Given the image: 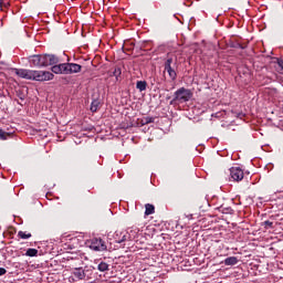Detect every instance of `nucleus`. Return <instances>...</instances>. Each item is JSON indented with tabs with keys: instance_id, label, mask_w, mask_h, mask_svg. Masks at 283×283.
Wrapping results in <instances>:
<instances>
[{
	"instance_id": "1",
	"label": "nucleus",
	"mask_w": 283,
	"mask_h": 283,
	"mask_svg": "<svg viewBox=\"0 0 283 283\" xmlns=\"http://www.w3.org/2000/svg\"><path fill=\"white\" fill-rule=\"evenodd\" d=\"M17 76L27 81H52L54 74L50 71H34L28 69H14Z\"/></svg>"
},
{
	"instance_id": "2",
	"label": "nucleus",
	"mask_w": 283,
	"mask_h": 283,
	"mask_svg": "<svg viewBox=\"0 0 283 283\" xmlns=\"http://www.w3.org/2000/svg\"><path fill=\"white\" fill-rule=\"evenodd\" d=\"M59 56L55 54H35L29 57V63L34 67H48L59 63Z\"/></svg>"
},
{
	"instance_id": "3",
	"label": "nucleus",
	"mask_w": 283,
	"mask_h": 283,
	"mask_svg": "<svg viewBox=\"0 0 283 283\" xmlns=\"http://www.w3.org/2000/svg\"><path fill=\"white\" fill-rule=\"evenodd\" d=\"M193 93L189 88L180 87L174 93V98L170 101V105H176V103H189Z\"/></svg>"
},
{
	"instance_id": "4",
	"label": "nucleus",
	"mask_w": 283,
	"mask_h": 283,
	"mask_svg": "<svg viewBox=\"0 0 283 283\" xmlns=\"http://www.w3.org/2000/svg\"><path fill=\"white\" fill-rule=\"evenodd\" d=\"M87 244L92 251H107V243L101 238H93L87 241Z\"/></svg>"
},
{
	"instance_id": "5",
	"label": "nucleus",
	"mask_w": 283,
	"mask_h": 283,
	"mask_svg": "<svg viewBox=\"0 0 283 283\" xmlns=\"http://www.w3.org/2000/svg\"><path fill=\"white\" fill-rule=\"evenodd\" d=\"M172 64L174 57H168L164 63V70L165 72H167L171 81H176V78H178V73H176V70L174 69V66H171Z\"/></svg>"
},
{
	"instance_id": "6",
	"label": "nucleus",
	"mask_w": 283,
	"mask_h": 283,
	"mask_svg": "<svg viewBox=\"0 0 283 283\" xmlns=\"http://www.w3.org/2000/svg\"><path fill=\"white\" fill-rule=\"evenodd\" d=\"M230 177L234 182H240V180L244 179V170L240 167H232L230 168Z\"/></svg>"
},
{
	"instance_id": "7",
	"label": "nucleus",
	"mask_w": 283,
	"mask_h": 283,
	"mask_svg": "<svg viewBox=\"0 0 283 283\" xmlns=\"http://www.w3.org/2000/svg\"><path fill=\"white\" fill-rule=\"evenodd\" d=\"M87 273H90V270H83V268H75L72 272V276L70 280H85L87 277Z\"/></svg>"
},
{
	"instance_id": "8",
	"label": "nucleus",
	"mask_w": 283,
	"mask_h": 283,
	"mask_svg": "<svg viewBox=\"0 0 283 283\" xmlns=\"http://www.w3.org/2000/svg\"><path fill=\"white\" fill-rule=\"evenodd\" d=\"M51 70L53 74H69V63L53 64Z\"/></svg>"
},
{
	"instance_id": "9",
	"label": "nucleus",
	"mask_w": 283,
	"mask_h": 283,
	"mask_svg": "<svg viewBox=\"0 0 283 283\" xmlns=\"http://www.w3.org/2000/svg\"><path fill=\"white\" fill-rule=\"evenodd\" d=\"M127 238H129L127 231L115 232V240L118 244H123V242H127Z\"/></svg>"
},
{
	"instance_id": "10",
	"label": "nucleus",
	"mask_w": 283,
	"mask_h": 283,
	"mask_svg": "<svg viewBox=\"0 0 283 283\" xmlns=\"http://www.w3.org/2000/svg\"><path fill=\"white\" fill-rule=\"evenodd\" d=\"M82 69L83 66H81V64L69 63V74H78Z\"/></svg>"
},
{
	"instance_id": "11",
	"label": "nucleus",
	"mask_w": 283,
	"mask_h": 283,
	"mask_svg": "<svg viewBox=\"0 0 283 283\" xmlns=\"http://www.w3.org/2000/svg\"><path fill=\"white\" fill-rule=\"evenodd\" d=\"M223 263L226 264V266H235V264H238V258L237 256H230L227 258Z\"/></svg>"
},
{
	"instance_id": "12",
	"label": "nucleus",
	"mask_w": 283,
	"mask_h": 283,
	"mask_svg": "<svg viewBox=\"0 0 283 283\" xmlns=\"http://www.w3.org/2000/svg\"><path fill=\"white\" fill-rule=\"evenodd\" d=\"M145 209V216H153V213H156V207L151 203H146Z\"/></svg>"
},
{
	"instance_id": "13",
	"label": "nucleus",
	"mask_w": 283,
	"mask_h": 283,
	"mask_svg": "<svg viewBox=\"0 0 283 283\" xmlns=\"http://www.w3.org/2000/svg\"><path fill=\"white\" fill-rule=\"evenodd\" d=\"M99 107H101V102L98 99H94L91 103V112H93V113L98 112Z\"/></svg>"
},
{
	"instance_id": "14",
	"label": "nucleus",
	"mask_w": 283,
	"mask_h": 283,
	"mask_svg": "<svg viewBox=\"0 0 283 283\" xmlns=\"http://www.w3.org/2000/svg\"><path fill=\"white\" fill-rule=\"evenodd\" d=\"M136 87H137V90H139V92H145V90H147V82L146 81H138L136 83Z\"/></svg>"
},
{
	"instance_id": "15",
	"label": "nucleus",
	"mask_w": 283,
	"mask_h": 283,
	"mask_svg": "<svg viewBox=\"0 0 283 283\" xmlns=\"http://www.w3.org/2000/svg\"><path fill=\"white\" fill-rule=\"evenodd\" d=\"M25 255H28V258H36L39 250L30 248L27 250Z\"/></svg>"
},
{
	"instance_id": "16",
	"label": "nucleus",
	"mask_w": 283,
	"mask_h": 283,
	"mask_svg": "<svg viewBox=\"0 0 283 283\" xmlns=\"http://www.w3.org/2000/svg\"><path fill=\"white\" fill-rule=\"evenodd\" d=\"M97 270L101 271V273H105V271H109V264H107L105 262H101L97 265Z\"/></svg>"
},
{
	"instance_id": "17",
	"label": "nucleus",
	"mask_w": 283,
	"mask_h": 283,
	"mask_svg": "<svg viewBox=\"0 0 283 283\" xmlns=\"http://www.w3.org/2000/svg\"><path fill=\"white\" fill-rule=\"evenodd\" d=\"M120 74H123V70H120V67H115L112 76H115L116 81H120Z\"/></svg>"
},
{
	"instance_id": "18",
	"label": "nucleus",
	"mask_w": 283,
	"mask_h": 283,
	"mask_svg": "<svg viewBox=\"0 0 283 283\" xmlns=\"http://www.w3.org/2000/svg\"><path fill=\"white\" fill-rule=\"evenodd\" d=\"M18 238H21V240H28V239L32 238V233H25L23 231H19Z\"/></svg>"
},
{
	"instance_id": "19",
	"label": "nucleus",
	"mask_w": 283,
	"mask_h": 283,
	"mask_svg": "<svg viewBox=\"0 0 283 283\" xmlns=\"http://www.w3.org/2000/svg\"><path fill=\"white\" fill-rule=\"evenodd\" d=\"M10 133H6L3 129H0V140H8Z\"/></svg>"
},
{
	"instance_id": "20",
	"label": "nucleus",
	"mask_w": 283,
	"mask_h": 283,
	"mask_svg": "<svg viewBox=\"0 0 283 283\" xmlns=\"http://www.w3.org/2000/svg\"><path fill=\"white\" fill-rule=\"evenodd\" d=\"M154 120H155L154 117H144L142 119V123H143V125H149V124L154 123Z\"/></svg>"
},
{
	"instance_id": "21",
	"label": "nucleus",
	"mask_w": 283,
	"mask_h": 283,
	"mask_svg": "<svg viewBox=\"0 0 283 283\" xmlns=\"http://www.w3.org/2000/svg\"><path fill=\"white\" fill-rule=\"evenodd\" d=\"M231 48H234V49H237V50H244L247 46L243 45V44L240 43V42H237V43H233V44L231 45Z\"/></svg>"
},
{
	"instance_id": "22",
	"label": "nucleus",
	"mask_w": 283,
	"mask_h": 283,
	"mask_svg": "<svg viewBox=\"0 0 283 283\" xmlns=\"http://www.w3.org/2000/svg\"><path fill=\"white\" fill-rule=\"evenodd\" d=\"M262 227H264V229H273V222L266 220L262 223Z\"/></svg>"
},
{
	"instance_id": "23",
	"label": "nucleus",
	"mask_w": 283,
	"mask_h": 283,
	"mask_svg": "<svg viewBox=\"0 0 283 283\" xmlns=\"http://www.w3.org/2000/svg\"><path fill=\"white\" fill-rule=\"evenodd\" d=\"M276 63H277L279 67H281L282 72H283V59H276Z\"/></svg>"
},
{
	"instance_id": "24",
	"label": "nucleus",
	"mask_w": 283,
	"mask_h": 283,
	"mask_svg": "<svg viewBox=\"0 0 283 283\" xmlns=\"http://www.w3.org/2000/svg\"><path fill=\"white\" fill-rule=\"evenodd\" d=\"M7 273H8V270H6L4 268H0V276L6 275Z\"/></svg>"
},
{
	"instance_id": "25",
	"label": "nucleus",
	"mask_w": 283,
	"mask_h": 283,
	"mask_svg": "<svg viewBox=\"0 0 283 283\" xmlns=\"http://www.w3.org/2000/svg\"><path fill=\"white\" fill-rule=\"evenodd\" d=\"M17 94L21 101H25V95H23V93L17 92Z\"/></svg>"
},
{
	"instance_id": "26",
	"label": "nucleus",
	"mask_w": 283,
	"mask_h": 283,
	"mask_svg": "<svg viewBox=\"0 0 283 283\" xmlns=\"http://www.w3.org/2000/svg\"><path fill=\"white\" fill-rule=\"evenodd\" d=\"M149 42H144L142 45H140V48L143 49V48H147V44H148Z\"/></svg>"
}]
</instances>
